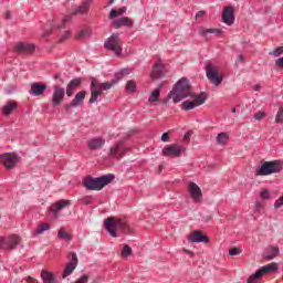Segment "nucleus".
<instances>
[{
    "mask_svg": "<svg viewBox=\"0 0 283 283\" xmlns=\"http://www.w3.org/2000/svg\"><path fill=\"white\" fill-rule=\"evenodd\" d=\"M167 98H171L174 103H180V101H185V98H192V101H195V105L198 107L199 105H205V103H207L209 95L206 92H201L199 95L191 92V84H189V80L187 77H182L175 84Z\"/></svg>",
    "mask_w": 283,
    "mask_h": 283,
    "instance_id": "1",
    "label": "nucleus"
},
{
    "mask_svg": "<svg viewBox=\"0 0 283 283\" xmlns=\"http://www.w3.org/2000/svg\"><path fill=\"white\" fill-rule=\"evenodd\" d=\"M114 178L115 177L113 174L104 175L96 178L92 176H86L83 179V185L88 191H101L103 188L107 187V185H109V182H112Z\"/></svg>",
    "mask_w": 283,
    "mask_h": 283,
    "instance_id": "2",
    "label": "nucleus"
},
{
    "mask_svg": "<svg viewBox=\"0 0 283 283\" xmlns=\"http://www.w3.org/2000/svg\"><path fill=\"white\" fill-rule=\"evenodd\" d=\"M104 229L112 235V238H116V230L120 229L123 233L126 235H132V228H129V223L122 219H116L114 217H109L104 221Z\"/></svg>",
    "mask_w": 283,
    "mask_h": 283,
    "instance_id": "3",
    "label": "nucleus"
},
{
    "mask_svg": "<svg viewBox=\"0 0 283 283\" xmlns=\"http://www.w3.org/2000/svg\"><path fill=\"white\" fill-rule=\"evenodd\" d=\"M283 164L280 160L262 161L260 169L255 171V176H271L272 174H280Z\"/></svg>",
    "mask_w": 283,
    "mask_h": 283,
    "instance_id": "4",
    "label": "nucleus"
},
{
    "mask_svg": "<svg viewBox=\"0 0 283 283\" xmlns=\"http://www.w3.org/2000/svg\"><path fill=\"white\" fill-rule=\"evenodd\" d=\"M182 154H187V147L180 144H170L163 149V156L168 158H180Z\"/></svg>",
    "mask_w": 283,
    "mask_h": 283,
    "instance_id": "5",
    "label": "nucleus"
},
{
    "mask_svg": "<svg viewBox=\"0 0 283 283\" xmlns=\"http://www.w3.org/2000/svg\"><path fill=\"white\" fill-rule=\"evenodd\" d=\"M105 50H108L109 52H114L116 56H120L123 54V46L120 45V38H118V34L113 33L108 40L104 44Z\"/></svg>",
    "mask_w": 283,
    "mask_h": 283,
    "instance_id": "6",
    "label": "nucleus"
},
{
    "mask_svg": "<svg viewBox=\"0 0 283 283\" xmlns=\"http://www.w3.org/2000/svg\"><path fill=\"white\" fill-rule=\"evenodd\" d=\"M206 75L208 81L214 85V87H218L219 85H222L223 77L218 73V67H214L211 64H208L206 66Z\"/></svg>",
    "mask_w": 283,
    "mask_h": 283,
    "instance_id": "7",
    "label": "nucleus"
},
{
    "mask_svg": "<svg viewBox=\"0 0 283 283\" xmlns=\"http://www.w3.org/2000/svg\"><path fill=\"white\" fill-rule=\"evenodd\" d=\"M20 158L14 153H6L0 155V163L6 169H14L19 163Z\"/></svg>",
    "mask_w": 283,
    "mask_h": 283,
    "instance_id": "8",
    "label": "nucleus"
},
{
    "mask_svg": "<svg viewBox=\"0 0 283 283\" xmlns=\"http://www.w3.org/2000/svg\"><path fill=\"white\" fill-rule=\"evenodd\" d=\"M67 260L70 262L65 265L64 272L62 274V277H70L72 273L76 270V266H78V256L75 254V252H69Z\"/></svg>",
    "mask_w": 283,
    "mask_h": 283,
    "instance_id": "9",
    "label": "nucleus"
},
{
    "mask_svg": "<svg viewBox=\"0 0 283 283\" xmlns=\"http://www.w3.org/2000/svg\"><path fill=\"white\" fill-rule=\"evenodd\" d=\"M129 148L123 142H118L109 148V158H123Z\"/></svg>",
    "mask_w": 283,
    "mask_h": 283,
    "instance_id": "10",
    "label": "nucleus"
},
{
    "mask_svg": "<svg viewBox=\"0 0 283 283\" xmlns=\"http://www.w3.org/2000/svg\"><path fill=\"white\" fill-rule=\"evenodd\" d=\"M63 98H65V88L61 86L53 87V95H52V105L53 107H59L61 103H63Z\"/></svg>",
    "mask_w": 283,
    "mask_h": 283,
    "instance_id": "11",
    "label": "nucleus"
},
{
    "mask_svg": "<svg viewBox=\"0 0 283 283\" xmlns=\"http://www.w3.org/2000/svg\"><path fill=\"white\" fill-rule=\"evenodd\" d=\"M45 92H48V85L41 82L32 83L29 90L30 96H43Z\"/></svg>",
    "mask_w": 283,
    "mask_h": 283,
    "instance_id": "12",
    "label": "nucleus"
},
{
    "mask_svg": "<svg viewBox=\"0 0 283 283\" xmlns=\"http://www.w3.org/2000/svg\"><path fill=\"white\" fill-rule=\"evenodd\" d=\"M34 50H36V46L31 43L18 42L14 45V51L19 54H34Z\"/></svg>",
    "mask_w": 283,
    "mask_h": 283,
    "instance_id": "13",
    "label": "nucleus"
},
{
    "mask_svg": "<svg viewBox=\"0 0 283 283\" xmlns=\"http://www.w3.org/2000/svg\"><path fill=\"white\" fill-rule=\"evenodd\" d=\"M87 95V92L85 91H81L77 94H75L74 99H72V102L70 104H65L64 108L70 112V109H72V107H78L81 105H83V101H85V96Z\"/></svg>",
    "mask_w": 283,
    "mask_h": 283,
    "instance_id": "14",
    "label": "nucleus"
},
{
    "mask_svg": "<svg viewBox=\"0 0 283 283\" xmlns=\"http://www.w3.org/2000/svg\"><path fill=\"white\" fill-rule=\"evenodd\" d=\"M222 21L226 25H233L235 22V14L233 7H226L222 12Z\"/></svg>",
    "mask_w": 283,
    "mask_h": 283,
    "instance_id": "15",
    "label": "nucleus"
},
{
    "mask_svg": "<svg viewBox=\"0 0 283 283\" xmlns=\"http://www.w3.org/2000/svg\"><path fill=\"white\" fill-rule=\"evenodd\" d=\"M87 147L91 151H96L98 149H103V147H105V138H103V137L91 138L87 142Z\"/></svg>",
    "mask_w": 283,
    "mask_h": 283,
    "instance_id": "16",
    "label": "nucleus"
},
{
    "mask_svg": "<svg viewBox=\"0 0 283 283\" xmlns=\"http://www.w3.org/2000/svg\"><path fill=\"white\" fill-rule=\"evenodd\" d=\"M70 205H72V201L61 199L51 206L50 212L54 216H59V211H63V209H65V207H70Z\"/></svg>",
    "mask_w": 283,
    "mask_h": 283,
    "instance_id": "17",
    "label": "nucleus"
},
{
    "mask_svg": "<svg viewBox=\"0 0 283 283\" xmlns=\"http://www.w3.org/2000/svg\"><path fill=\"white\" fill-rule=\"evenodd\" d=\"M98 101V80L91 77V98L88 103L94 104Z\"/></svg>",
    "mask_w": 283,
    "mask_h": 283,
    "instance_id": "18",
    "label": "nucleus"
},
{
    "mask_svg": "<svg viewBox=\"0 0 283 283\" xmlns=\"http://www.w3.org/2000/svg\"><path fill=\"white\" fill-rule=\"evenodd\" d=\"M167 74V69L160 61H157L153 67L151 76L153 78H163Z\"/></svg>",
    "mask_w": 283,
    "mask_h": 283,
    "instance_id": "19",
    "label": "nucleus"
},
{
    "mask_svg": "<svg viewBox=\"0 0 283 283\" xmlns=\"http://www.w3.org/2000/svg\"><path fill=\"white\" fill-rule=\"evenodd\" d=\"M189 193L195 202H200L202 190L193 181L189 184Z\"/></svg>",
    "mask_w": 283,
    "mask_h": 283,
    "instance_id": "20",
    "label": "nucleus"
},
{
    "mask_svg": "<svg viewBox=\"0 0 283 283\" xmlns=\"http://www.w3.org/2000/svg\"><path fill=\"white\" fill-rule=\"evenodd\" d=\"M279 255H280V248L275 245L268 247L263 252V258L264 260H268V261L275 260V258H277Z\"/></svg>",
    "mask_w": 283,
    "mask_h": 283,
    "instance_id": "21",
    "label": "nucleus"
},
{
    "mask_svg": "<svg viewBox=\"0 0 283 283\" xmlns=\"http://www.w3.org/2000/svg\"><path fill=\"white\" fill-rule=\"evenodd\" d=\"M188 240L189 242H203V244H207L209 242V237L202 233V231L197 230L190 234Z\"/></svg>",
    "mask_w": 283,
    "mask_h": 283,
    "instance_id": "22",
    "label": "nucleus"
},
{
    "mask_svg": "<svg viewBox=\"0 0 283 283\" xmlns=\"http://www.w3.org/2000/svg\"><path fill=\"white\" fill-rule=\"evenodd\" d=\"M81 83H83V78L81 77L71 80L70 83L66 85V96H74V91L76 90V87H80Z\"/></svg>",
    "mask_w": 283,
    "mask_h": 283,
    "instance_id": "23",
    "label": "nucleus"
},
{
    "mask_svg": "<svg viewBox=\"0 0 283 283\" xmlns=\"http://www.w3.org/2000/svg\"><path fill=\"white\" fill-rule=\"evenodd\" d=\"M6 249L13 250L21 244V238L19 235L12 234L8 238H4Z\"/></svg>",
    "mask_w": 283,
    "mask_h": 283,
    "instance_id": "24",
    "label": "nucleus"
},
{
    "mask_svg": "<svg viewBox=\"0 0 283 283\" xmlns=\"http://www.w3.org/2000/svg\"><path fill=\"white\" fill-rule=\"evenodd\" d=\"M113 25L115 28H132L134 25V21H132V19L127 18V17H123V18H119L115 21H113Z\"/></svg>",
    "mask_w": 283,
    "mask_h": 283,
    "instance_id": "25",
    "label": "nucleus"
},
{
    "mask_svg": "<svg viewBox=\"0 0 283 283\" xmlns=\"http://www.w3.org/2000/svg\"><path fill=\"white\" fill-rule=\"evenodd\" d=\"M18 104L14 101H8L6 105L2 107V114L4 116H10L14 109H17Z\"/></svg>",
    "mask_w": 283,
    "mask_h": 283,
    "instance_id": "26",
    "label": "nucleus"
},
{
    "mask_svg": "<svg viewBox=\"0 0 283 283\" xmlns=\"http://www.w3.org/2000/svg\"><path fill=\"white\" fill-rule=\"evenodd\" d=\"M261 271V275H265V273H275L277 271V263L273 262L266 265H263L259 269Z\"/></svg>",
    "mask_w": 283,
    "mask_h": 283,
    "instance_id": "27",
    "label": "nucleus"
},
{
    "mask_svg": "<svg viewBox=\"0 0 283 283\" xmlns=\"http://www.w3.org/2000/svg\"><path fill=\"white\" fill-rule=\"evenodd\" d=\"M41 279L43 283H56V279H54V274L49 272L48 270H42Z\"/></svg>",
    "mask_w": 283,
    "mask_h": 283,
    "instance_id": "28",
    "label": "nucleus"
},
{
    "mask_svg": "<svg viewBox=\"0 0 283 283\" xmlns=\"http://www.w3.org/2000/svg\"><path fill=\"white\" fill-rule=\"evenodd\" d=\"M199 34L201 36H207V34H216V36H220L221 34H223V31L221 29H205V28H201L199 30Z\"/></svg>",
    "mask_w": 283,
    "mask_h": 283,
    "instance_id": "29",
    "label": "nucleus"
},
{
    "mask_svg": "<svg viewBox=\"0 0 283 283\" xmlns=\"http://www.w3.org/2000/svg\"><path fill=\"white\" fill-rule=\"evenodd\" d=\"M117 83H118V81H116V80H113L111 82H104V83H101L97 81V90L107 92V90H112L114 87V85H116Z\"/></svg>",
    "mask_w": 283,
    "mask_h": 283,
    "instance_id": "30",
    "label": "nucleus"
},
{
    "mask_svg": "<svg viewBox=\"0 0 283 283\" xmlns=\"http://www.w3.org/2000/svg\"><path fill=\"white\" fill-rule=\"evenodd\" d=\"M90 36H92V31L90 29H83L77 32L75 39L77 41H85V39H90Z\"/></svg>",
    "mask_w": 283,
    "mask_h": 283,
    "instance_id": "31",
    "label": "nucleus"
},
{
    "mask_svg": "<svg viewBox=\"0 0 283 283\" xmlns=\"http://www.w3.org/2000/svg\"><path fill=\"white\" fill-rule=\"evenodd\" d=\"M45 231H50V223L44 222L36 227V229L33 231V235H41V233H45Z\"/></svg>",
    "mask_w": 283,
    "mask_h": 283,
    "instance_id": "32",
    "label": "nucleus"
},
{
    "mask_svg": "<svg viewBox=\"0 0 283 283\" xmlns=\"http://www.w3.org/2000/svg\"><path fill=\"white\" fill-rule=\"evenodd\" d=\"M217 145H227L229 143V134L220 133L217 135Z\"/></svg>",
    "mask_w": 283,
    "mask_h": 283,
    "instance_id": "33",
    "label": "nucleus"
},
{
    "mask_svg": "<svg viewBox=\"0 0 283 283\" xmlns=\"http://www.w3.org/2000/svg\"><path fill=\"white\" fill-rule=\"evenodd\" d=\"M128 74H132V69H122L119 72L115 73V81L118 83V81L125 78Z\"/></svg>",
    "mask_w": 283,
    "mask_h": 283,
    "instance_id": "34",
    "label": "nucleus"
},
{
    "mask_svg": "<svg viewBox=\"0 0 283 283\" xmlns=\"http://www.w3.org/2000/svg\"><path fill=\"white\" fill-rule=\"evenodd\" d=\"M57 238H60V240H64V242H70L72 240V235L65 231V228H60Z\"/></svg>",
    "mask_w": 283,
    "mask_h": 283,
    "instance_id": "35",
    "label": "nucleus"
},
{
    "mask_svg": "<svg viewBox=\"0 0 283 283\" xmlns=\"http://www.w3.org/2000/svg\"><path fill=\"white\" fill-rule=\"evenodd\" d=\"M163 90V86H158L155 91L151 92L148 101L149 103H156L160 98V91Z\"/></svg>",
    "mask_w": 283,
    "mask_h": 283,
    "instance_id": "36",
    "label": "nucleus"
},
{
    "mask_svg": "<svg viewBox=\"0 0 283 283\" xmlns=\"http://www.w3.org/2000/svg\"><path fill=\"white\" fill-rule=\"evenodd\" d=\"M127 12V7H122L118 10L112 9L109 13V19H116V17H120Z\"/></svg>",
    "mask_w": 283,
    "mask_h": 283,
    "instance_id": "37",
    "label": "nucleus"
},
{
    "mask_svg": "<svg viewBox=\"0 0 283 283\" xmlns=\"http://www.w3.org/2000/svg\"><path fill=\"white\" fill-rule=\"evenodd\" d=\"M196 107H198V104H196L195 102H191V101H184L181 104V109H184V112H189L190 109H196Z\"/></svg>",
    "mask_w": 283,
    "mask_h": 283,
    "instance_id": "38",
    "label": "nucleus"
},
{
    "mask_svg": "<svg viewBox=\"0 0 283 283\" xmlns=\"http://www.w3.org/2000/svg\"><path fill=\"white\" fill-rule=\"evenodd\" d=\"M87 10H90V3L84 2L82 6H80L77 9H75L73 14H85L87 12Z\"/></svg>",
    "mask_w": 283,
    "mask_h": 283,
    "instance_id": "39",
    "label": "nucleus"
},
{
    "mask_svg": "<svg viewBox=\"0 0 283 283\" xmlns=\"http://www.w3.org/2000/svg\"><path fill=\"white\" fill-rule=\"evenodd\" d=\"M260 277H262V272L258 270L255 273L249 276L248 283H255Z\"/></svg>",
    "mask_w": 283,
    "mask_h": 283,
    "instance_id": "40",
    "label": "nucleus"
},
{
    "mask_svg": "<svg viewBox=\"0 0 283 283\" xmlns=\"http://www.w3.org/2000/svg\"><path fill=\"white\" fill-rule=\"evenodd\" d=\"M133 250L132 248H129V245L125 244L124 248L122 249V258L126 259L129 258V255H132Z\"/></svg>",
    "mask_w": 283,
    "mask_h": 283,
    "instance_id": "41",
    "label": "nucleus"
},
{
    "mask_svg": "<svg viewBox=\"0 0 283 283\" xmlns=\"http://www.w3.org/2000/svg\"><path fill=\"white\" fill-rule=\"evenodd\" d=\"M126 91L127 92H130V94H134V92H136V82H134V81H128L127 83H126Z\"/></svg>",
    "mask_w": 283,
    "mask_h": 283,
    "instance_id": "42",
    "label": "nucleus"
},
{
    "mask_svg": "<svg viewBox=\"0 0 283 283\" xmlns=\"http://www.w3.org/2000/svg\"><path fill=\"white\" fill-rule=\"evenodd\" d=\"M275 123H277V124L283 123V106L279 107L277 114L275 116Z\"/></svg>",
    "mask_w": 283,
    "mask_h": 283,
    "instance_id": "43",
    "label": "nucleus"
},
{
    "mask_svg": "<svg viewBox=\"0 0 283 283\" xmlns=\"http://www.w3.org/2000/svg\"><path fill=\"white\" fill-rule=\"evenodd\" d=\"M72 21V15H66L62 20V25H59L57 29L61 30L65 28V23H70Z\"/></svg>",
    "mask_w": 283,
    "mask_h": 283,
    "instance_id": "44",
    "label": "nucleus"
},
{
    "mask_svg": "<svg viewBox=\"0 0 283 283\" xmlns=\"http://www.w3.org/2000/svg\"><path fill=\"white\" fill-rule=\"evenodd\" d=\"M254 120H262V118H266V113L258 112L253 115Z\"/></svg>",
    "mask_w": 283,
    "mask_h": 283,
    "instance_id": "45",
    "label": "nucleus"
},
{
    "mask_svg": "<svg viewBox=\"0 0 283 283\" xmlns=\"http://www.w3.org/2000/svg\"><path fill=\"white\" fill-rule=\"evenodd\" d=\"M70 36H72V33L70 31H64V33L60 36V43L67 41Z\"/></svg>",
    "mask_w": 283,
    "mask_h": 283,
    "instance_id": "46",
    "label": "nucleus"
},
{
    "mask_svg": "<svg viewBox=\"0 0 283 283\" xmlns=\"http://www.w3.org/2000/svg\"><path fill=\"white\" fill-rule=\"evenodd\" d=\"M88 280L90 276H87V274H84L77 281H75V283H87Z\"/></svg>",
    "mask_w": 283,
    "mask_h": 283,
    "instance_id": "47",
    "label": "nucleus"
},
{
    "mask_svg": "<svg viewBox=\"0 0 283 283\" xmlns=\"http://www.w3.org/2000/svg\"><path fill=\"white\" fill-rule=\"evenodd\" d=\"M283 53V46L276 48L272 53L274 56H280Z\"/></svg>",
    "mask_w": 283,
    "mask_h": 283,
    "instance_id": "48",
    "label": "nucleus"
},
{
    "mask_svg": "<svg viewBox=\"0 0 283 283\" xmlns=\"http://www.w3.org/2000/svg\"><path fill=\"white\" fill-rule=\"evenodd\" d=\"M229 255H240V249H238V248H231L230 250H229Z\"/></svg>",
    "mask_w": 283,
    "mask_h": 283,
    "instance_id": "49",
    "label": "nucleus"
},
{
    "mask_svg": "<svg viewBox=\"0 0 283 283\" xmlns=\"http://www.w3.org/2000/svg\"><path fill=\"white\" fill-rule=\"evenodd\" d=\"M260 197H261L263 200H269V198H270V192H269V190H263V191L260 193Z\"/></svg>",
    "mask_w": 283,
    "mask_h": 283,
    "instance_id": "50",
    "label": "nucleus"
},
{
    "mask_svg": "<svg viewBox=\"0 0 283 283\" xmlns=\"http://www.w3.org/2000/svg\"><path fill=\"white\" fill-rule=\"evenodd\" d=\"M191 140V133L190 132H187L185 135H184V143L186 145H188V143Z\"/></svg>",
    "mask_w": 283,
    "mask_h": 283,
    "instance_id": "51",
    "label": "nucleus"
},
{
    "mask_svg": "<svg viewBox=\"0 0 283 283\" xmlns=\"http://www.w3.org/2000/svg\"><path fill=\"white\" fill-rule=\"evenodd\" d=\"M275 65H276V67H280V70H283V56H282V57H279V59L275 61Z\"/></svg>",
    "mask_w": 283,
    "mask_h": 283,
    "instance_id": "52",
    "label": "nucleus"
},
{
    "mask_svg": "<svg viewBox=\"0 0 283 283\" xmlns=\"http://www.w3.org/2000/svg\"><path fill=\"white\" fill-rule=\"evenodd\" d=\"M14 90H17V86L10 85V86L7 87L6 94H12V92H14Z\"/></svg>",
    "mask_w": 283,
    "mask_h": 283,
    "instance_id": "53",
    "label": "nucleus"
},
{
    "mask_svg": "<svg viewBox=\"0 0 283 283\" xmlns=\"http://www.w3.org/2000/svg\"><path fill=\"white\" fill-rule=\"evenodd\" d=\"M6 247H8V245L6 244V238L0 237V249H6Z\"/></svg>",
    "mask_w": 283,
    "mask_h": 283,
    "instance_id": "54",
    "label": "nucleus"
},
{
    "mask_svg": "<svg viewBox=\"0 0 283 283\" xmlns=\"http://www.w3.org/2000/svg\"><path fill=\"white\" fill-rule=\"evenodd\" d=\"M53 78H54V81H60V83H65V81H63L62 78H61V73H56L55 75H53Z\"/></svg>",
    "mask_w": 283,
    "mask_h": 283,
    "instance_id": "55",
    "label": "nucleus"
},
{
    "mask_svg": "<svg viewBox=\"0 0 283 283\" xmlns=\"http://www.w3.org/2000/svg\"><path fill=\"white\" fill-rule=\"evenodd\" d=\"M161 140H163V143H167L169 140V133H164L161 135Z\"/></svg>",
    "mask_w": 283,
    "mask_h": 283,
    "instance_id": "56",
    "label": "nucleus"
},
{
    "mask_svg": "<svg viewBox=\"0 0 283 283\" xmlns=\"http://www.w3.org/2000/svg\"><path fill=\"white\" fill-rule=\"evenodd\" d=\"M206 15H207V12H206V11H199V12H197V14H196L197 19H202V18L206 17Z\"/></svg>",
    "mask_w": 283,
    "mask_h": 283,
    "instance_id": "57",
    "label": "nucleus"
},
{
    "mask_svg": "<svg viewBox=\"0 0 283 283\" xmlns=\"http://www.w3.org/2000/svg\"><path fill=\"white\" fill-rule=\"evenodd\" d=\"M254 207H255V211L258 213H260V210L262 209V203L261 202H255Z\"/></svg>",
    "mask_w": 283,
    "mask_h": 283,
    "instance_id": "58",
    "label": "nucleus"
},
{
    "mask_svg": "<svg viewBox=\"0 0 283 283\" xmlns=\"http://www.w3.org/2000/svg\"><path fill=\"white\" fill-rule=\"evenodd\" d=\"M50 34H52V29L46 30V31L42 34V36L45 39L46 36H50Z\"/></svg>",
    "mask_w": 283,
    "mask_h": 283,
    "instance_id": "59",
    "label": "nucleus"
},
{
    "mask_svg": "<svg viewBox=\"0 0 283 283\" xmlns=\"http://www.w3.org/2000/svg\"><path fill=\"white\" fill-rule=\"evenodd\" d=\"M4 19H7V20L12 19V12L7 11L6 14H4Z\"/></svg>",
    "mask_w": 283,
    "mask_h": 283,
    "instance_id": "60",
    "label": "nucleus"
},
{
    "mask_svg": "<svg viewBox=\"0 0 283 283\" xmlns=\"http://www.w3.org/2000/svg\"><path fill=\"white\" fill-rule=\"evenodd\" d=\"M91 200H92V197H86V198L84 199V203L90 205V203H91Z\"/></svg>",
    "mask_w": 283,
    "mask_h": 283,
    "instance_id": "61",
    "label": "nucleus"
},
{
    "mask_svg": "<svg viewBox=\"0 0 283 283\" xmlns=\"http://www.w3.org/2000/svg\"><path fill=\"white\" fill-rule=\"evenodd\" d=\"M184 253H187L188 255H195V253L193 252H191V251H189V250H187V249H184Z\"/></svg>",
    "mask_w": 283,
    "mask_h": 283,
    "instance_id": "62",
    "label": "nucleus"
},
{
    "mask_svg": "<svg viewBox=\"0 0 283 283\" xmlns=\"http://www.w3.org/2000/svg\"><path fill=\"white\" fill-rule=\"evenodd\" d=\"M238 61L240 62V63H242L243 61H244V55H238Z\"/></svg>",
    "mask_w": 283,
    "mask_h": 283,
    "instance_id": "63",
    "label": "nucleus"
},
{
    "mask_svg": "<svg viewBox=\"0 0 283 283\" xmlns=\"http://www.w3.org/2000/svg\"><path fill=\"white\" fill-rule=\"evenodd\" d=\"M98 96H103V90L97 88Z\"/></svg>",
    "mask_w": 283,
    "mask_h": 283,
    "instance_id": "64",
    "label": "nucleus"
}]
</instances>
